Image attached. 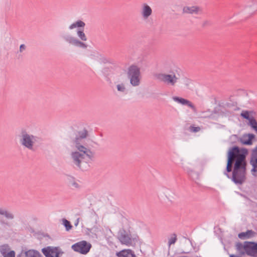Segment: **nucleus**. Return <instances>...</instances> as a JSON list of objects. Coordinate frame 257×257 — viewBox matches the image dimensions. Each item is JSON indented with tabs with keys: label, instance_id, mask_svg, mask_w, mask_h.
Returning <instances> with one entry per match:
<instances>
[{
	"label": "nucleus",
	"instance_id": "31",
	"mask_svg": "<svg viewBox=\"0 0 257 257\" xmlns=\"http://www.w3.org/2000/svg\"><path fill=\"white\" fill-rule=\"evenodd\" d=\"M189 130L191 132L196 133L200 131V128L199 126H190Z\"/></svg>",
	"mask_w": 257,
	"mask_h": 257
},
{
	"label": "nucleus",
	"instance_id": "1",
	"mask_svg": "<svg viewBox=\"0 0 257 257\" xmlns=\"http://www.w3.org/2000/svg\"><path fill=\"white\" fill-rule=\"evenodd\" d=\"M248 152L247 149L236 146L230 148L228 151L224 174L236 185H241L245 181Z\"/></svg>",
	"mask_w": 257,
	"mask_h": 257
},
{
	"label": "nucleus",
	"instance_id": "2",
	"mask_svg": "<svg viewBox=\"0 0 257 257\" xmlns=\"http://www.w3.org/2000/svg\"><path fill=\"white\" fill-rule=\"evenodd\" d=\"M75 149L71 153V159L73 163L80 168H84L94 158V153L89 149L80 144L79 139L76 138L74 142Z\"/></svg>",
	"mask_w": 257,
	"mask_h": 257
},
{
	"label": "nucleus",
	"instance_id": "35",
	"mask_svg": "<svg viewBox=\"0 0 257 257\" xmlns=\"http://www.w3.org/2000/svg\"><path fill=\"white\" fill-rule=\"evenodd\" d=\"M166 196L168 197V198H169L171 197V195H170V192L169 190H167V192H166Z\"/></svg>",
	"mask_w": 257,
	"mask_h": 257
},
{
	"label": "nucleus",
	"instance_id": "14",
	"mask_svg": "<svg viewBox=\"0 0 257 257\" xmlns=\"http://www.w3.org/2000/svg\"><path fill=\"white\" fill-rule=\"evenodd\" d=\"M140 13L144 20H147L152 14V9L147 4L144 3L141 6Z\"/></svg>",
	"mask_w": 257,
	"mask_h": 257
},
{
	"label": "nucleus",
	"instance_id": "11",
	"mask_svg": "<svg viewBox=\"0 0 257 257\" xmlns=\"http://www.w3.org/2000/svg\"><path fill=\"white\" fill-rule=\"evenodd\" d=\"M118 238L120 242L126 246L133 245L132 239L130 235L125 233L124 230H120Z\"/></svg>",
	"mask_w": 257,
	"mask_h": 257
},
{
	"label": "nucleus",
	"instance_id": "8",
	"mask_svg": "<svg viewBox=\"0 0 257 257\" xmlns=\"http://www.w3.org/2000/svg\"><path fill=\"white\" fill-rule=\"evenodd\" d=\"M244 243L246 254L252 257H257V242L244 241Z\"/></svg>",
	"mask_w": 257,
	"mask_h": 257
},
{
	"label": "nucleus",
	"instance_id": "20",
	"mask_svg": "<svg viewBox=\"0 0 257 257\" xmlns=\"http://www.w3.org/2000/svg\"><path fill=\"white\" fill-rule=\"evenodd\" d=\"M117 257H135V255L131 249H123L116 253Z\"/></svg>",
	"mask_w": 257,
	"mask_h": 257
},
{
	"label": "nucleus",
	"instance_id": "3",
	"mask_svg": "<svg viewBox=\"0 0 257 257\" xmlns=\"http://www.w3.org/2000/svg\"><path fill=\"white\" fill-rule=\"evenodd\" d=\"M127 74L130 79V83L133 86L140 85L141 79L140 69L137 66H131L127 70Z\"/></svg>",
	"mask_w": 257,
	"mask_h": 257
},
{
	"label": "nucleus",
	"instance_id": "37",
	"mask_svg": "<svg viewBox=\"0 0 257 257\" xmlns=\"http://www.w3.org/2000/svg\"><path fill=\"white\" fill-rule=\"evenodd\" d=\"M230 257H241V256H238V255H234V254H230Z\"/></svg>",
	"mask_w": 257,
	"mask_h": 257
},
{
	"label": "nucleus",
	"instance_id": "24",
	"mask_svg": "<svg viewBox=\"0 0 257 257\" xmlns=\"http://www.w3.org/2000/svg\"><path fill=\"white\" fill-rule=\"evenodd\" d=\"M248 125L251 127L255 133H257V121L254 117L251 116V118L248 120Z\"/></svg>",
	"mask_w": 257,
	"mask_h": 257
},
{
	"label": "nucleus",
	"instance_id": "30",
	"mask_svg": "<svg viewBox=\"0 0 257 257\" xmlns=\"http://www.w3.org/2000/svg\"><path fill=\"white\" fill-rule=\"evenodd\" d=\"M240 115L243 118H245L248 120H249V119L251 118V117L249 116V112L247 110L242 111Z\"/></svg>",
	"mask_w": 257,
	"mask_h": 257
},
{
	"label": "nucleus",
	"instance_id": "34",
	"mask_svg": "<svg viewBox=\"0 0 257 257\" xmlns=\"http://www.w3.org/2000/svg\"><path fill=\"white\" fill-rule=\"evenodd\" d=\"M25 48H26V46L24 44H22L21 46H20V52H22L23 51H24V50H25Z\"/></svg>",
	"mask_w": 257,
	"mask_h": 257
},
{
	"label": "nucleus",
	"instance_id": "36",
	"mask_svg": "<svg viewBox=\"0 0 257 257\" xmlns=\"http://www.w3.org/2000/svg\"><path fill=\"white\" fill-rule=\"evenodd\" d=\"M86 135H87L86 132H85L82 133V136L80 137L81 138H85L86 137Z\"/></svg>",
	"mask_w": 257,
	"mask_h": 257
},
{
	"label": "nucleus",
	"instance_id": "38",
	"mask_svg": "<svg viewBox=\"0 0 257 257\" xmlns=\"http://www.w3.org/2000/svg\"><path fill=\"white\" fill-rule=\"evenodd\" d=\"M173 99H174L175 101H177V97H173Z\"/></svg>",
	"mask_w": 257,
	"mask_h": 257
},
{
	"label": "nucleus",
	"instance_id": "15",
	"mask_svg": "<svg viewBox=\"0 0 257 257\" xmlns=\"http://www.w3.org/2000/svg\"><path fill=\"white\" fill-rule=\"evenodd\" d=\"M66 41L70 44L76 46L84 49H86L87 47V45L79 40L77 39L76 38L69 36L65 38Z\"/></svg>",
	"mask_w": 257,
	"mask_h": 257
},
{
	"label": "nucleus",
	"instance_id": "9",
	"mask_svg": "<svg viewBox=\"0 0 257 257\" xmlns=\"http://www.w3.org/2000/svg\"><path fill=\"white\" fill-rule=\"evenodd\" d=\"M35 137L27 134H23L21 142L22 144L29 149H32L35 143Z\"/></svg>",
	"mask_w": 257,
	"mask_h": 257
},
{
	"label": "nucleus",
	"instance_id": "28",
	"mask_svg": "<svg viewBox=\"0 0 257 257\" xmlns=\"http://www.w3.org/2000/svg\"><path fill=\"white\" fill-rule=\"evenodd\" d=\"M177 236L175 234H172L168 239V244L171 246L172 244H175L176 241Z\"/></svg>",
	"mask_w": 257,
	"mask_h": 257
},
{
	"label": "nucleus",
	"instance_id": "18",
	"mask_svg": "<svg viewBox=\"0 0 257 257\" xmlns=\"http://www.w3.org/2000/svg\"><path fill=\"white\" fill-rule=\"evenodd\" d=\"M256 235V232L252 230H247L245 232H241L238 234V237L240 239L244 240L249 238H251L254 237Z\"/></svg>",
	"mask_w": 257,
	"mask_h": 257
},
{
	"label": "nucleus",
	"instance_id": "5",
	"mask_svg": "<svg viewBox=\"0 0 257 257\" xmlns=\"http://www.w3.org/2000/svg\"><path fill=\"white\" fill-rule=\"evenodd\" d=\"M155 78L168 85L173 86L176 81V78L175 73L167 74L165 73H157L155 75Z\"/></svg>",
	"mask_w": 257,
	"mask_h": 257
},
{
	"label": "nucleus",
	"instance_id": "17",
	"mask_svg": "<svg viewBox=\"0 0 257 257\" xmlns=\"http://www.w3.org/2000/svg\"><path fill=\"white\" fill-rule=\"evenodd\" d=\"M178 103L183 106H187L192 109L194 112H197V109L195 105L189 100L182 97H178Z\"/></svg>",
	"mask_w": 257,
	"mask_h": 257
},
{
	"label": "nucleus",
	"instance_id": "39",
	"mask_svg": "<svg viewBox=\"0 0 257 257\" xmlns=\"http://www.w3.org/2000/svg\"><path fill=\"white\" fill-rule=\"evenodd\" d=\"M178 257H188V256H178Z\"/></svg>",
	"mask_w": 257,
	"mask_h": 257
},
{
	"label": "nucleus",
	"instance_id": "10",
	"mask_svg": "<svg viewBox=\"0 0 257 257\" xmlns=\"http://www.w3.org/2000/svg\"><path fill=\"white\" fill-rule=\"evenodd\" d=\"M179 242L180 247L178 253H188L190 251L186 248L190 246V241L185 237L181 236L179 237Z\"/></svg>",
	"mask_w": 257,
	"mask_h": 257
},
{
	"label": "nucleus",
	"instance_id": "32",
	"mask_svg": "<svg viewBox=\"0 0 257 257\" xmlns=\"http://www.w3.org/2000/svg\"><path fill=\"white\" fill-rule=\"evenodd\" d=\"M212 25V23L211 21H208V20H206V21H205L203 22L202 23V27H207V26H210Z\"/></svg>",
	"mask_w": 257,
	"mask_h": 257
},
{
	"label": "nucleus",
	"instance_id": "4",
	"mask_svg": "<svg viewBox=\"0 0 257 257\" xmlns=\"http://www.w3.org/2000/svg\"><path fill=\"white\" fill-rule=\"evenodd\" d=\"M91 246L90 243L85 240H82L73 244L71 248L76 252L86 254L90 251Z\"/></svg>",
	"mask_w": 257,
	"mask_h": 257
},
{
	"label": "nucleus",
	"instance_id": "25",
	"mask_svg": "<svg viewBox=\"0 0 257 257\" xmlns=\"http://www.w3.org/2000/svg\"><path fill=\"white\" fill-rule=\"evenodd\" d=\"M27 257H42V255L35 250H29L26 253Z\"/></svg>",
	"mask_w": 257,
	"mask_h": 257
},
{
	"label": "nucleus",
	"instance_id": "27",
	"mask_svg": "<svg viewBox=\"0 0 257 257\" xmlns=\"http://www.w3.org/2000/svg\"><path fill=\"white\" fill-rule=\"evenodd\" d=\"M77 35L79 39L82 41H86L87 40V37L83 32V30H78L77 32Z\"/></svg>",
	"mask_w": 257,
	"mask_h": 257
},
{
	"label": "nucleus",
	"instance_id": "33",
	"mask_svg": "<svg viewBox=\"0 0 257 257\" xmlns=\"http://www.w3.org/2000/svg\"><path fill=\"white\" fill-rule=\"evenodd\" d=\"M0 214L6 215H8L7 212L1 208H0Z\"/></svg>",
	"mask_w": 257,
	"mask_h": 257
},
{
	"label": "nucleus",
	"instance_id": "6",
	"mask_svg": "<svg viewBox=\"0 0 257 257\" xmlns=\"http://www.w3.org/2000/svg\"><path fill=\"white\" fill-rule=\"evenodd\" d=\"M42 252L46 257H59L62 252L58 247L47 246L42 249Z\"/></svg>",
	"mask_w": 257,
	"mask_h": 257
},
{
	"label": "nucleus",
	"instance_id": "22",
	"mask_svg": "<svg viewBox=\"0 0 257 257\" xmlns=\"http://www.w3.org/2000/svg\"><path fill=\"white\" fill-rule=\"evenodd\" d=\"M236 248L240 255L245 254V243L244 242L243 244L242 243L238 242L236 244Z\"/></svg>",
	"mask_w": 257,
	"mask_h": 257
},
{
	"label": "nucleus",
	"instance_id": "19",
	"mask_svg": "<svg viewBox=\"0 0 257 257\" xmlns=\"http://www.w3.org/2000/svg\"><path fill=\"white\" fill-rule=\"evenodd\" d=\"M201 10V8L198 6L184 7L183 9V12L190 14H198Z\"/></svg>",
	"mask_w": 257,
	"mask_h": 257
},
{
	"label": "nucleus",
	"instance_id": "13",
	"mask_svg": "<svg viewBox=\"0 0 257 257\" xmlns=\"http://www.w3.org/2000/svg\"><path fill=\"white\" fill-rule=\"evenodd\" d=\"M127 82V78L124 74H121L117 79L116 82L117 90L121 92L125 91V83Z\"/></svg>",
	"mask_w": 257,
	"mask_h": 257
},
{
	"label": "nucleus",
	"instance_id": "16",
	"mask_svg": "<svg viewBox=\"0 0 257 257\" xmlns=\"http://www.w3.org/2000/svg\"><path fill=\"white\" fill-rule=\"evenodd\" d=\"M255 138V135L253 134H248L243 135L239 138V142L244 145H251L252 144V140Z\"/></svg>",
	"mask_w": 257,
	"mask_h": 257
},
{
	"label": "nucleus",
	"instance_id": "23",
	"mask_svg": "<svg viewBox=\"0 0 257 257\" xmlns=\"http://www.w3.org/2000/svg\"><path fill=\"white\" fill-rule=\"evenodd\" d=\"M85 26V24L84 22L81 20L77 21L72 24H71L69 27V29L70 30H73L75 28H83Z\"/></svg>",
	"mask_w": 257,
	"mask_h": 257
},
{
	"label": "nucleus",
	"instance_id": "26",
	"mask_svg": "<svg viewBox=\"0 0 257 257\" xmlns=\"http://www.w3.org/2000/svg\"><path fill=\"white\" fill-rule=\"evenodd\" d=\"M7 247V246L5 245L1 247V251L2 254L4 255V257H15V253L14 251H11L7 254H5V251H4V249H6Z\"/></svg>",
	"mask_w": 257,
	"mask_h": 257
},
{
	"label": "nucleus",
	"instance_id": "21",
	"mask_svg": "<svg viewBox=\"0 0 257 257\" xmlns=\"http://www.w3.org/2000/svg\"><path fill=\"white\" fill-rule=\"evenodd\" d=\"M178 82H179L180 87L185 88V87H187L190 82V80L186 77L181 76L178 78Z\"/></svg>",
	"mask_w": 257,
	"mask_h": 257
},
{
	"label": "nucleus",
	"instance_id": "7",
	"mask_svg": "<svg viewBox=\"0 0 257 257\" xmlns=\"http://www.w3.org/2000/svg\"><path fill=\"white\" fill-rule=\"evenodd\" d=\"M250 164L252 167L251 170V174L257 177V146L251 151Z\"/></svg>",
	"mask_w": 257,
	"mask_h": 257
},
{
	"label": "nucleus",
	"instance_id": "29",
	"mask_svg": "<svg viewBox=\"0 0 257 257\" xmlns=\"http://www.w3.org/2000/svg\"><path fill=\"white\" fill-rule=\"evenodd\" d=\"M62 222H63V224L66 227V230L68 231L72 228V226L71 225L70 222L69 221H68L67 220H66L65 219H63L62 220Z\"/></svg>",
	"mask_w": 257,
	"mask_h": 257
},
{
	"label": "nucleus",
	"instance_id": "12",
	"mask_svg": "<svg viewBox=\"0 0 257 257\" xmlns=\"http://www.w3.org/2000/svg\"><path fill=\"white\" fill-rule=\"evenodd\" d=\"M244 7L245 11L249 16L251 15L257 11V1L255 0H249L246 3Z\"/></svg>",
	"mask_w": 257,
	"mask_h": 257
}]
</instances>
